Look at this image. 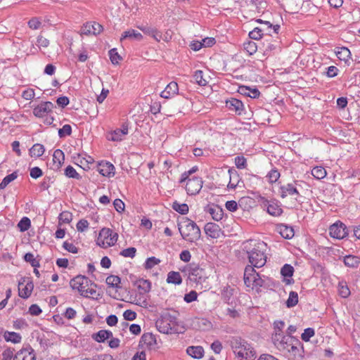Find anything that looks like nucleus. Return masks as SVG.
<instances>
[{
	"label": "nucleus",
	"mask_w": 360,
	"mask_h": 360,
	"mask_svg": "<svg viewBox=\"0 0 360 360\" xmlns=\"http://www.w3.org/2000/svg\"><path fill=\"white\" fill-rule=\"evenodd\" d=\"M229 182L228 188L230 189L235 188L239 182L238 174L236 171L229 169Z\"/></svg>",
	"instance_id": "4c0bfd02"
},
{
	"label": "nucleus",
	"mask_w": 360,
	"mask_h": 360,
	"mask_svg": "<svg viewBox=\"0 0 360 360\" xmlns=\"http://www.w3.org/2000/svg\"><path fill=\"white\" fill-rule=\"evenodd\" d=\"M124 39L141 41L143 39V35L136 30L130 29L122 34L120 41H122Z\"/></svg>",
	"instance_id": "393cba45"
},
{
	"label": "nucleus",
	"mask_w": 360,
	"mask_h": 360,
	"mask_svg": "<svg viewBox=\"0 0 360 360\" xmlns=\"http://www.w3.org/2000/svg\"><path fill=\"white\" fill-rule=\"evenodd\" d=\"M186 352L193 358L201 359L204 355V349L201 346H190L186 349Z\"/></svg>",
	"instance_id": "c85d7f7f"
},
{
	"label": "nucleus",
	"mask_w": 360,
	"mask_h": 360,
	"mask_svg": "<svg viewBox=\"0 0 360 360\" xmlns=\"http://www.w3.org/2000/svg\"><path fill=\"white\" fill-rule=\"evenodd\" d=\"M167 282L174 285H180L182 283L181 274L178 271H169L167 274Z\"/></svg>",
	"instance_id": "c756f323"
},
{
	"label": "nucleus",
	"mask_w": 360,
	"mask_h": 360,
	"mask_svg": "<svg viewBox=\"0 0 360 360\" xmlns=\"http://www.w3.org/2000/svg\"><path fill=\"white\" fill-rule=\"evenodd\" d=\"M172 207L174 210L181 214H186L188 212V206L186 203L180 204L175 201L172 203Z\"/></svg>",
	"instance_id": "37998d69"
},
{
	"label": "nucleus",
	"mask_w": 360,
	"mask_h": 360,
	"mask_svg": "<svg viewBox=\"0 0 360 360\" xmlns=\"http://www.w3.org/2000/svg\"><path fill=\"white\" fill-rule=\"evenodd\" d=\"M230 345L240 360H253L255 352L252 347L240 337H233L230 340Z\"/></svg>",
	"instance_id": "7ed1b4c3"
},
{
	"label": "nucleus",
	"mask_w": 360,
	"mask_h": 360,
	"mask_svg": "<svg viewBox=\"0 0 360 360\" xmlns=\"http://www.w3.org/2000/svg\"><path fill=\"white\" fill-rule=\"evenodd\" d=\"M311 4L309 1L304 0H288V8L289 12L298 13L300 9H302L303 6H309Z\"/></svg>",
	"instance_id": "6ab92c4d"
},
{
	"label": "nucleus",
	"mask_w": 360,
	"mask_h": 360,
	"mask_svg": "<svg viewBox=\"0 0 360 360\" xmlns=\"http://www.w3.org/2000/svg\"><path fill=\"white\" fill-rule=\"evenodd\" d=\"M280 177L279 172L276 169H271L267 174V178L269 179V181L271 184L276 182Z\"/></svg>",
	"instance_id": "6e6d98bb"
},
{
	"label": "nucleus",
	"mask_w": 360,
	"mask_h": 360,
	"mask_svg": "<svg viewBox=\"0 0 360 360\" xmlns=\"http://www.w3.org/2000/svg\"><path fill=\"white\" fill-rule=\"evenodd\" d=\"M277 231L283 238L290 239L294 236V229L292 226L285 224H279L277 226Z\"/></svg>",
	"instance_id": "a878e982"
},
{
	"label": "nucleus",
	"mask_w": 360,
	"mask_h": 360,
	"mask_svg": "<svg viewBox=\"0 0 360 360\" xmlns=\"http://www.w3.org/2000/svg\"><path fill=\"white\" fill-rule=\"evenodd\" d=\"M226 106L231 111L235 112L238 115H241L242 111L243 110V103L238 99L236 98H231L226 102Z\"/></svg>",
	"instance_id": "4be33fe9"
},
{
	"label": "nucleus",
	"mask_w": 360,
	"mask_h": 360,
	"mask_svg": "<svg viewBox=\"0 0 360 360\" xmlns=\"http://www.w3.org/2000/svg\"><path fill=\"white\" fill-rule=\"evenodd\" d=\"M238 92L243 95L249 96L252 98H258L260 95L259 91L256 89H251L248 86H241L239 87Z\"/></svg>",
	"instance_id": "cd10ccee"
},
{
	"label": "nucleus",
	"mask_w": 360,
	"mask_h": 360,
	"mask_svg": "<svg viewBox=\"0 0 360 360\" xmlns=\"http://www.w3.org/2000/svg\"><path fill=\"white\" fill-rule=\"evenodd\" d=\"M206 212L210 214L212 219L217 221H220L223 218V210L217 205H212L206 208Z\"/></svg>",
	"instance_id": "b1692460"
},
{
	"label": "nucleus",
	"mask_w": 360,
	"mask_h": 360,
	"mask_svg": "<svg viewBox=\"0 0 360 360\" xmlns=\"http://www.w3.org/2000/svg\"><path fill=\"white\" fill-rule=\"evenodd\" d=\"M294 269L290 264H285L281 270V274L284 277H291L293 275Z\"/></svg>",
	"instance_id": "4d7b16f0"
},
{
	"label": "nucleus",
	"mask_w": 360,
	"mask_h": 360,
	"mask_svg": "<svg viewBox=\"0 0 360 360\" xmlns=\"http://www.w3.org/2000/svg\"><path fill=\"white\" fill-rule=\"evenodd\" d=\"M76 160L78 162L77 165H79L84 170H87L88 169H89V164L94 163V159L90 156L84 158L82 157L80 155H78V157L77 158Z\"/></svg>",
	"instance_id": "e433bc0d"
},
{
	"label": "nucleus",
	"mask_w": 360,
	"mask_h": 360,
	"mask_svg": "<svg viewBox=\"0 0 360 360\" xmlns=\"http://www.w3.org/2000/svg\"><path fill=\"white\" fill-rule=\"evenodd\" d=\"M92 338L98 342H103L107 340L104 330H101L96 333L93 334Z\"/></svg>",
	"instance_id": "69168bd1"
},
{
	"label": "nucleus",
	"mask_w": 360,
	"mask_h": 360,
	"mask_svg": "<svg viewBox=\"0 0 360 360\" xmlns=\"http://www.w3.org/2000/svg\"><path fill=\"white\" fill-rule=\"evenodd\" d=\"M204 229L207 236L212 238H218L222 233L219 226L215 223H207Z\"/></svg>",
	"instance_id": "f3484780"
},
{
	"label": "nucleus",
	"mask_w": 360,
	"mask_h": 360,
	"mask_svg": "<svg viewBox=\"0 0 360 360\" xmlns=\"http://www.w3.org/2000/svg\"><path fill=\"white\" fill-rule=\"evenodd\" d=\"M141 342L146 345L148 347H153L157 344L155 336L150 333H144L141 339Z\"/></svg>",
	"instance_id": "72a5a7b5"
},
{
	"label": "nucleus",
	"mask_w": 360,
	"mask_h": 360,
	"mask_svg": "<svg viewBox=\"0 0 360 360\" xmlns=\"http://www.w3.org/2000/svg\"><path fill=\"white\" fill-rule=\"evenodd\" d=\"M202 181L200 177H193L186 181V190L188 195H195L200 192L202 187Z\"/></svg>",
	"instance_id": "9d476101"
},
{
	"label": "nucleus",
	"mask_w": 360,
	"mask_h": 360,
	"mask_svg": "<svg viewBox=\"0 0 360 360\" xmlns=\"http://www.w3.org/2000/svg\"><path fill=\"white\" fill-rule=\"evenodd\" d=\"M58 218L60 221L68 224L72 221V215L69 212H63L62 213L60 214Z\"/></svg>",
	"instance_id": "338daca9"
},
{
	"label": "nucleus",
	"mask_w": 360,
	"mask_h": 360,
	"mask_svg": "<svg viewBox=\"0 0 360 360\" xmlns=\"http://www.w3.org/2000/svg\"><path fill=\"white\" fill-rule=\"evenodd\" d=\"M193 78L195 82L200 86H206L207 84V80L203 77V72L202 70L195 71Z\"/></svg>",
	"instance_id": "8fccbe9b"
},
{
	"label": "nucleus",
	"mask_w": 360,
	"mask_h": 360,
	"mask_svg": "<svg viewBox=\"0 0 360 360\" xmlns=\"http://www.w3.org/2000/svg\"><path fill=\"white\" fill-rule=\"evenodd\" d=\"M34 284L29 278H22L18 283V295L23 299L28 298L33 290Z\"/></svg>",
	"instance_id": "6e6552de"
},
{
	"label": "nucleus",
	"mask_w": 360,
	"mask_h": 360,
	"mask_svg": "<svg viewBox=\"0 0 360 360\" xmlns=\"http://www.w3.org/2000/svg\"><path fill=\"white\" fill-rule=\"evenodd\" d=\"M264 31H265V30H263V29H261L259 27H255L253 30L250 32L249 37L250 39H255V40H259V39H262L263 37V36L264 37V38H270V37H271L270 34L267 33V34H264Z\"/></svg>",
	"instance_id": "2f4dec72"
},
{
	"label": "nucleus",
	"mask_w": 360,
	"mask_h": 360,
	"mask_svg": "<svg viewBox=\"0 0 360 360\" xmlns=\"http://www.w3.org/2000/svg\"><path fill=\"white\" fill-rule=\"evenodd\" d=\"M109 56L112 63L114 65L118 64L122 59L116 49H112L109 51Z\"/></svg>",
	"instance_id": "603ef678"
},
{
	"label": "nucleus",
	"mask_w": 360,
	"mask_h": 360,
	"mask_svg": "<svg viewBox=\"0 0 360 360\" xmlns=\"http://www.w3.org/2000/svg\"><path fill=\"white\" fill-rule=\"evenodd\" d=\"M45 151L44 146L40 143H36L30 149L31 157L39 158L43 155Z\"/></svg>",
	"instance_id": "f704fd0d"
},
{
	"label": "nucleus",
	"mask_w": 360,
	"mask_h": 360,
	"mask_svg": "<svg viewBox=\"0 0 360 360\" xmlns=\"http://www.w3.org/2000/svg\"><path fill=\"white\" fill-rule=\"evenodd\" d=\"M359 263L360 259L356 256L349 255L344 257V264L348 267L356 268Z\"/></svg>",
	"instance_id": "473e14b6"
},
{
	"label": "nucleus",
	"mask_w": 360,
	"mask_h": 360,
	"mask_svg": "<svg viewBox=\"0 0 360 360\" xmlns=\"http://www.w3.org/2000/svg\"><path fill=\"white\" fill-rule=\"evenodd\" d=\"M295 184L296 183L287 184L286 185L281 186L279 189L281 198H285L290 195L292 197L293 200H295L292 202V203H295V202H300V201L298 200V197L300 196V194L297 187L295 186Z\"/></svg>",
	"instance_id": "423d86ee"
},
{
	"label": "nucleus",
	"mask_w": 360,
	"mask_h": 360,
	"mask_svg": "<svg viewBox=\"0 0 360 360\" xmlns=\"http://www.w3.org/2000/svg\"><path fill=\"white\" fill-rule=\"evenodd\" d=\"M160 262V260L155 257H149L146 259L144 267L146 269H150L153 268L155 265L158 264Z\"/></svg>",
	"instance_id": "5fc2aeb1"
},
{
	"label": "nucleus",
	"mask_w": 360,
	"mask_h": 360,
	"mask_svg": "<svg viewBox=\"0 0 360 360\" xmlns=\"http://www.w3.org/2000/svg\"><path fill=\"white\" fill-rule=\"evenodd\" d=\"M103 30V27L98 22H86L83 25L81 29V34L89 35L94 34L96 35L100 34Z\"/></svg>",
	"instance_id": "2eb2a0df"
},
{
	"label": "nucleus",
	"mask_w": 360,
	"mask_h": 360,
	"mask_svg": "<svg viewBox=\"0 0 360 360\" xmlns=\"http://www.w3.org/2000/svg\"><path fill=\"white\" fill-rule=\"evenodd\" d=\"M4 338L6 342H11L13 343H19L22 339L19 333L8 331L4 333Z\"/></svg>",
	"instance_id": "c9c22d12"
},
{
	"label": "nucleus",
	"mask_w": 360,
	"mask_h": 360,
	"mask_svg": "<svg viewBox=\"0 0 360 360\" xmlns=\"http://www.w3.org/2000/svg\"><path fill=\"white\" fill-rule=\"evenodd\" d=\"M118 235L109 229H103L98 238V244L102 247L112 246L117 242Z\"/></svg>",
	"instance_id": "39448f33"
},
{
	"label": "nucleus",
	"mask_w": 360,
	"mask_h": 360,
	"mask_svg": "<svg viewBox=\"0 0 360 360\" xmlns=\"http://www.w3.org/2000/svg\"><path fill=\"white\" fill-rule=\"evenodd\" d=\"M177 226L182 238L186 241L193 243L200 238V228L195 222L188 217H183L179 221Z\"/></svg>",
	"instance_id": "f03ea898"
},
{
	"label": "nucleus",
	"mask_w": 360,
	"mask_h": 360,
	"mask_svg": "<svg viewBox=\"0 0 360 360\" xmlns=\"http://www.w3.org/2000/svg\"><path fill=\"white\" fill-rule=\"evenodd\" d=\"M338 292L339 295L343 297L347 298L350 295V290L345 281H340L338 283Z\"/></svg>",
	"instance_id": "a19ab883"
},
{
	"label": "nucleus",
	"mask_w": 360,
	"mask_h": 360,
	"mask_svg": "<svg viewBox=\"0 0 360 360\" xmlns=\"http://www.w3.org/2000/svg\"><path fill=\"white\" fill-rule=\"evenodd\" d=\"M53 160L55 164L57 163V168H59L65 160L64 153L60 149L56 150L53 155Z\"/></svg>",
	"instance_id": "ea45409f"
},
{
	"label": "nucleus",
	"mask_w": 360,
	"mask_h": 360,
	"mask_svg": "<svg viewBox=\"0 0 360 360\" xmlns=\"http://www.w3.org/2000/svg\"><path fill=\"white\" fill-rule=\"evenodd\" d=\"M72 134V127L70 124H65L61 129L58 130V136L60 138H63L66 136H70Z\"/></svg>",
	"instance_id": "bf43d9fd"
},
{
	"label": "nucleus",
	"mask_w": 360,
	"mask_h": 360,
	"mask_svg": "<svg viewBox=\"0 0 360 360\" xmlns=\"http://www.w3.org/2000/svg\"><path fill=\"white\" fill-rule=\"evenodd\" d=\"M179 91L178 84L175 82L169 83L164 91L160 94V96L165 98H169L177 94Z\"/></svg>",
	"instance_id": "412c9836"
},
{
	"label": "nucleus",
	"mask_w": 360,
	"mask_h": 360,
	"mask_svg": "<svg viewBox=\"0 0 360 360\" xmlns=\"http://www.w3.org/2000/svg\"><path fill=\"white\" fill-rule=\"evenodd\" d=\"M65 175L69 178L80 179L82 176L77 172L75 168L70 165L68 166L65 169Z\"/></svg>",
	"instance_id": "3c124183"
},
{
	"label": "nucleus",
	"mask_w": 360,
	"mask_h": 360,
	"mask_svg": "<svg viewBox=\"0 0 360 360\" xmlns=\"http://www.w3.org/2000/svg\"><path fill=\"white\" fill-rule=\"evenodd\" d=\"M70 285L72 289H77L81 294L82 290H84L86 287L91 285L93 283L87 277L79 275L70 281Z\"/></svg>",
	"instance_id": "9b49d317"
},
{
	"label": "nucleus",
	"mask_w": 360,
	"mask_h": 360,
	"mask_svg": "<svg viewBox=\"0 0 360 360\" xmlns=\"http://www.w3.org/2000/svg\"><path fill=\"white\" fill-rule=\"evenodd\" d=\"M272 342L275 347L280 351H287L295 339L291 335H284L283 333H274L272 335Z\"/></svg>",
	"instance_id": "20e7f679"
},
{
	"label": "nucleus",
	"mask_w": 360,
	"mask_h": 360,
	"mask_svg": "<svg viewBox=\"0 0 360 360\" xmlns=\"http://www.w3.org/2000/svg\"><path fill=\"white\" fill-rule=\"evenodd\" d=\"M121 278L117 276L110 275L106 278V283L112 288H120Z\"/></svg>",
	"instance_id": "c03bdc74"
},
{
	"label": "nucleus",
	"mask_w": 360,
	"mask_h": 360,
	"mask_svg": "<svg viewBox=\"0 0 360 360\" xmlns=\"http://www.w3.org/2000/svg\"><path fill=\"white\" fill-rule=\"evenodd\" d=\"M235 165L238 169H245L247 167V160L243 156L235 158Z\"/></svg>",
	"instance_id": "680f3d73"
},
{
	"label": "nucleus",
	"mask_w": 360,
	"mask_h": 360,
	"mask_svg": "<svg viewBox=\"0 0 360 360\" xmlns=\"http://www.w3.org/2000/svg\"><path fill=\"white\" fill-rule=\"evenodd\" d=\"M172 317L169 315L163 316L156 321V327L160 333L168 334L173 330Z\"/></svg>",
	"instance_id": "1a4fd4ad"
},
{
	"label": "nucleus",
	"mask_w": 360,
	"mask_h": 360,
	"mask_svg": "<svg viewBox=\"0 0 360 360\" xmlns=\"http://www.w3.org/2000/svg\"><path fill=\"white\" fill-rule=\"evenodd\" d=\"M235 292V289L228 285L225 287L221 293V297L223 301L228 304L232 305L233 303V294Z\"/></svg>",
	"instance_id": "bb28decb"
},
{
	"label": "nucleus",
	"mask_w": 360,
	"mask_h": 360,
	"mask_svg": "<svg viewBox=\"0 0 360 360\" xmlns=\"http://www.w3.org/2000/svg\"><path fill=\"white\" fill-rule=\"evenodd\" d=\"M264 280L262 279L259 274H258V276H255V278L250 282V288L254 289L255 288H260L264 285Z\"/></svg>",
	"instance_id": "0e129e2a"
},
{
	"label": "nucleus",
	"mask_w": 360,
	"mask_h": 360,
	"mask_svg": "<svg viewBox=\"0 0 360 360\" xmlns=\"http://www.w3.org/2000/svg\"><path fill=\"white\" fill-rule=\"evenodd\" d=\"M128 134V124L123 123L121 129H117L113 131L110 136L108 137V140L112 141H120L123 136Z\"/></svg>",
	"instance_id": "a211bd4d"
},
{
	"label": "nucleus",
	"mask_w": 360,
	"mask_h": 360,
	"mask_svg": "<svg viewBox=\"0 0 360 360\" xmlns=\"http://www.w3.org/2000/svg\"><path fill=\"white\" fill-rule=\"evenodd\" d=\"M30 226H31L30 219L27 217H22L21 219V220L18 224V227L20 229V231L22 232L27 231L30 229Z\"/></svg>",
	"instance_id": "09e8293b"
},
{
	"label": "nucleus",
	"mask_w": 360,
	"mask_h": 360,
	"mask_svg": "<svg viewBox=\"0 0 360 360\" xmlns=\"http://www.w3.org/2000/svg\"><path fill=\"white\" fill-rule=\"evenodd\" d=\"M314 330L312 328H307L304 330V333L301 335V338L304 342H308L310 338L314 335Z\"/></svg>",
	"instance_id": "052dcab7"
},
{
	"label": "nucleus",
	"mask_w": 360,
	"mask_h": 360,
	"mask_svg": "<svg viewBox=\"0 0 360 360\" xmlns=\"http://www.w3.org/2000/svg\"><path fill=\"white\" fill-rule=\"evenodd\" d=\"M336 56L340 60L346 62L350 58L351 53L347 47H341L336 51Z\"/></svg>",
	"instance_id": "58836bf2"
},
{
	"label": "nucleus",
	"mask_w": 360,
	"mask_h": 360,
	"mask_svg": "<svg viewBox=\"0 0 360 360\" xmlns=\"http://www.w3.org/2000/svg\"><path fill=\"white\" fill-rule=\"evenodd\" d=\"M135 285L143 293L148 292L151 289V283L148 280L143 278L137 280Z\"/></svg>",
	"instance_id": "7c9ffc66"
},
{
	"label": "nucleus",
	"mask_w": 360,
	"mask_h": 360,
	"mask_svg": "<svg viewBox=\"0 0 360 360\" xmlns=\"http://www.w3.org/2000/svg\"><path fill=\"white\" fill-rule=\"evenodd\" d=\"M255 266L252 265H247L244 271V283L247 287L250 286V282L255 278V276H258V273L254 269Z\"/></svg>",
	"instance_id": "5701e85b"
},
{
	"label": "nucleus",
	"mask_w": 360,
	"mask_h": 360,
	"mask_svg": "<svg viewBox=\"0 0 360 360\" xmlns=\"http://www.w3.org/2000/svg\"><path fill=\"white\" fill-rule=\"evenodd\" d=\"M198 298V293L195 290H191L188 293L185 294L184 300L187 303H191Z\"/></svg>",
	"instance_id": "774afa93"
},
{
	"label": "nucleus",
	"mask_w": 360,
	"mask_h": 360,
	"mask_svg": "<svg viewBox=\"0 0 360 360\" xmlns=\"http://www.w3.org/2000/svg\"><path fill=\"white\" fill-rule=\"evenodd\" d=\"M18 177L16 172H13L12 174L5 176L2 181L0 183V190L4 189L11 181L15 180Z\"/></svg>",
	"instance_id": "a18cd8bd"
},
{
	"label": "nucleus",
	"mask_w": 360,
	"mask_h": 360,
	"mask_svg": "<svg viewBox=\"0 0 360 360\" xmlns=\"http://www.w3.org/2000/svg\"><path fill=\"white\" fill-rule=\"evenodd\" d=\"M249 262L256 268L264 266L266 262V244L263 241L250 240L243 243Z\"/></svg>",
	"instance_id": "f257e3e1"
},
{
	"label": "nucleus",
	"mask_w": 360,
	"mask_h": 360,
	"mask_svg": "<svg viewBox=\"0 0 360 360\" xmlns=\"http://www.w3.org/2000/svg\"><path fill=\"white\" fill-rule=\"evenodd\" d=\"M267 212L269 214L277 217L282 214L283 210L276 203H271L267 206Z\"/></svg>",
	"instance_id": "79ce46f5"
},
{
	"label": "nucleus",
	"mask_w": 360,
	"mask_h": 360,
	"mask_svg": "<svg viewBox=\"0 0 360 360\" xmlns=\"http://www.w3.org/2000/svg\"><path fill=\"white\" fill-rule=\"evenodd\" d=\"M98 172L104 176H113L115 167L109 162H101L98 165Z\"/></svg>",
	"instance_id": "aec40b11"
},
{
	"label": "nucleus",
	"mask_w": 360,
	"mask_h": 360,
	"mask_svg": "<svg viewBox=\"0 0 360 360\" xmlns=\"http://www.w3.org/2000/svg\"><path fill=\"white\" fill-rule=\"evenodd\" d=\"M288 352L294 358L295 360H302L304 357V348L301 342L295 338L293 342L288 349Z\"/></svg>",
	"instance_id": "f8f14e48"
},
{
	"label": "nucleus",
	"mask_w": 360,
	"mask_h": 360,
	"mask_svg": "<svg viewBox=\"0 0 360 360\" xmlns=\"http://www.w3.org/2000/svg\"><path fill=\"white\" fill-rule=\"evenodd\" d=\"M244 49L250 55H252L257 51V46L255 42L249 41L244 44Z\"/></svg>",
	"instance_id": "13d9d810"
},
{
	"label": "nucleus",
	"mask_w": 360,
	"mask_h": 360,
	"mask_svg": "<svg viewBox=\"0 0 360 360\" xmlns=\"http://www.w3.org/2000/svg\"><path fill=\"white\" fill-rule=\"evenodd\" d=\"M188 277L191 281L196 283H201L205 278L204 270L199 266L193 265L189 267Z\"/></svg>",
	"instance_id": "dca6fc26"
},
{
	"label": "nucleus",
	"mask_w": 360,
	"mask_h": 360,
	"mask_svg": "<svg viewBox=\"0 0 360 360\" xmlns=\"http://www.w3.org/2000/svg\"><path fill=\"white\" fill-rule=\"evenodd\" d=\"M24 259L27 262L30 263V264L33 267H39V260H37L34 258V255L32 253H30V252L26 253L25 255V256H24Z\"/></svg>",
	"instance_id": "864d4df0"
},
{
	"label": "nucleus",
	"mask_w": 360,
	"mask_h": 360,
	"mask_svg": "<svg viewBox=\"0 0 360 360\" xmlns=\"http://www.w3.org/2000/svg\"><path fill=\"white\" fill-rule=\"evenodd\" d=\"M35 354L34 349L30 345L19 350L13 357V360H35Z\"/></svg>",
	"instance_id": "4468645a"
},
{
	"label": "nucleus",
	"mask_w": 360,
	"mask_h": 360,
	"mask_svg": "<svg viewBox=\"0 0 360 360\" xmlns=\"http://www.w3.org/2000/svg\"><path fill=\"white\" fill-rule=\"evenodd\" d=\"M54 105L50 101L43 102L33 109V114L37 117H43L51 112Z\"/></svg>",
	"instance_id": "ddd939ff"
},
{
	"label": "nucleus",
	"mask_w": 360,
	"mask_h": 360,
	"mask_svg": "<svg viewBox=\"0 0 360 360\" xmlns=\"http://www.w3.org/2000/svg\"><path fill=\"white\" fill-rule=\"evenodd\" d=\"M330 236L336 239H343L348 235L347 226L341 221L335 222L329 228Z\"/></svg>",
	"instance_id": "0eeeda50"
},
{
	"label": "nucleus",
	"mask_w": 360,
	"mask_h": 360,
	"mask_svg": "<svg viewBox=\"0 0 360 360\" xmlns=\"http://www.w3.org/2000/svg\"><path fill=\"white\" fill-rule=\"evenodd\" d=\"M311 174L317 179H322L326 176V171L322 167H315L311 170Z\"/></svg>",
	"instance_id": "de8ad7c7"
},
{
	"label": "nucleus",
	"mask_w": 360,
	"mask_h": 360,
	"mask_svg": "<svg viewBox=\"0 0 360 360\" xmlns=\"http://www.w3.org/2000/svg\"><path fill=\"white\" fill-rule=\"evenodd\" d=\"M298 302V294L295 291H291L286 301V306L288 308L295 307Z\"/></svg>",
	"instance_id": "49530a36"
},
{
	"label": "nucleus",
	"mask_w": 360,
	"mask_h": 360,
	"mask_svg": "<svg viewBox=\"0 0 360 360\" xmlns=\"http://www.w3.org/2000/svg\"><path fill=\"white\" fill-rule=\"evenodd\" d=\"M136 252V249L135 248L131 247L126 249H124L120 255L124 257H131L133 258L135 257Z\"/></svg>",
	"instance_id": "e2e57ef3"
}]
</instances>
